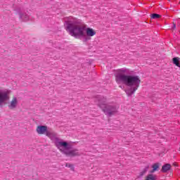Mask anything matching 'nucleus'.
<instances>
[{
    "label": "nucleus",
    "mask_w": 180,
    "mask_h": 180,
    "mask_svg": "<svg viewBox=\"0 0 180 180\" xmlns=\"http://www.w3.org/2000/svg\"><path fill=\"white\" fill-rule=\"evenodd\" d=\"M152 19H160L161 18V15L160 14L153 13L151 15Z\"/></svg>",
    "instance_id": "nucleus-12"
},
{
    "label": "nucleus",
    "mask_w": 180,
    "mask_h": 180,
    "mask_svg": "<svg viewBox=\"0 0 180 180\" xmlns=\"http://www.w3.org/2000/svg\"><path fill=\"white\" fill-rule=\"evenodd\" d=\"M96 99L98 101V106L107 116H112V115L117 112V105L112 103L106 104V98L103 96H98Z\"/></svg>",
    "instance_id": "nucleus-4"
},
{
    "label": "nucleus",
    "mask_w": 180,
    "mask_h": 180,
    "mask_svg": "<svg viewBox=\"0 0 180 180\" xmlns=\"http://www.w3.org/2000/svg\"><path fill=\"white\" fill-rule=\"evenodd\" d=\"M9 99V91L0 92V105L5 103Z\"/></svg>",
    "instance_id": "nucleus-5"
},
{
    "label": "nucleus",
    "mask_w": 180,
    "mask_h": 180,
    "mask_svg": "<svg viewBox=\"0 0 180 180\" xmlns=\"http://www.w3.org/2000/svg\"><path fill=\"white\" fill-rule=\"evenodd\" d=\"M173 64L176 65V67H180L179 58H174Z\"/></svg>",
    "instance_id": "nucleus-10"
},
{
    "label": "nucleus",
    "mask_w": 180,
    "mask_h": 180,
    "mask_svg": "<svg viewBox=\"0 0 180 180\" xmlns=\"http://www.w3.org/2000/svg\"><path fill=\"white\" fill-rule=\"evenodd\" d=\"M157 177L152 174H150L147 176L146 180H155Z\"/></svg>",
    "instance_id": "nucleus-11"
},
{
    "label": "nucleus",
    "mask_w": 180,
    "mask_h": 180,
    "mask_svg": "<svg viewBox=\"0 0 180 180\" xmlns=\"http://www.w3.org/2000/svg\"><path fill=\"white\" fill-rule=\"evenodd\" d=\"M65 29L68 32L70 36L76 39H84V41L88 40V37H92L96 34L94 29L87 27L81 20L70 17L65 21Z\"/></svg>",
    "instance_id": "nucleus-1"
},
{
    "label": "nucleus",
    "mask_w": 180,
    "mask_h": 180,
    "mask_svg": "<svg viewBox=\"0 0 180 180\" xmlns=\"http://www.w3.org/2000/svg\"><path fill=\"white\" fill-rule=\"evenodd\" d=\"M115 81L117 84H124V85L129 86L128 89H124V86H120V88L124 89L127 96H131L139 89L140 82H141L139 76L127 75L123 73H118L115 76Z\"/></svg>",
    "instance_id": "nucleus-2"
},
{
    "label": "nucleus",
    "mask_w": 180,
    "mask_h": 180,
    "mask_svg": "<svg viewBox=\"0 0 180 180\" xmlns=\"http://www.w3.org/2000/svg\"><path fill=\"white\" fill-rule=\"evenodd\" d=\"M8 106L9 109H15L16 106H18V98L13 96L11 102L8 103Z\"/></svg>",
    "instance_id": "nucleus-6"
},
{
    "label": "nucleus",
    "mask_w": 180,
    "mask_h": 180,
    "mask_svg": "<svg viewBox=\"0 0 180 180\" xmlns=\"http://www.w3.org/2000/svg\"><path fill=\"white\" fill-rule=\"evenodd\" d=\"M66 167H68V168H70L71 169H72V171H74V166L71 164H66Z\"/></svg>",
    "instance_id": "nucleus-14"
},
{
    "label": "nucleus",
    "mask_w": 180,
    "mask_h": 180,
    "mask_svg": "<svg viewBox=\"0 0 180 180\" xmlns=\"http://www.w3.org/2000/svg\"><path fill=\"white\" fill-rule=\"evenodd\" d=\"M46 136L49 137L52 141H54L56 146L60 151L66 154L68 157H75V155H79V152L77 149L70 150V145L63 139H58L56 134L49 131L47 127L46 128Z\"/></svg>",
    "instance_id": "nucleus-3"
},
{
    "label": "nucleus",
    "mask_w": 180,
    "mask_h": 180,
    "mask_svg": "<svg viewBox=\"0 0 180 180\" xmlns=\"http://www.w3.org/2000/svg\"><path fill=\"white\" fill-rule=\"evenodd\" d=\"M153 169L150 172V174H154L160 168V165L158 163H155L152 165Z\"/></svg>",
    "instance_id": "nucleus-9"
},
{
    "label": "nucleus",
    "mask_w": 180,
    "mask_h": 180,
    "mask_svg": "<svg viewBox=\"0 0 180 180\" xmlns=\"http://www.w3.org/2000/svg\"><path fill=\"white\" fill-rule=\"evenodd\" d=\"M36 131L37 134L41 136L43 134H46V126L39 125L37 127Z\"/></svg>",
    "instance_id": "nucleus-7"
},
{
    "label": "nucleus",
    "mask_w": 180,
    "mask_h": 180,
    "mask_svg": "<svg viewBox=\"0 0 180 180\" xmlns=\"http://www.w3.org/2000/svg\"><path fill=\"white\" fill-rule=\"evenodd\" d=\"M148 168H150V166H146L142 172H141V175H144V174H146V172H147L148 171Z\"/></svg>",
    "instance_id": "nucleus-13"
},
{
    "label": "nucleus",
    "mask_w": 180,
    "mask_h": 180,
    "mask_svg": "<svg viewBox=\"0 0 180 180\" xmlns=\"http://www.w3.org/2000/svg\"><path fill=\"white\" fill-rule=\"evenodd\" d=\"M171 169V165L166 164L162 166V172H167V171H169Z\"/></svg>",
    "instance_id": "nucleus-8"
}]
</instances>
